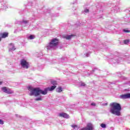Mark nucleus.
Returning a JSON list of instances; mask_svg holds the SVG:
<instances>
[{
	"instance_id": "nucleus-1",
	"label": "nucleus",
	"mask_w": 130,
	"mask_h": 130,
	"mask_svg": "<svg viewBox=\"0 0 130 130\" xmlns=\"http://www.w3.org/2000/svg\"><path fill=\"white\" fill-rule=\"evenodd\" d=\"M110 112L112 114H115L117 116H120L121 115V105L119 103L113 102L110 104Z\"/></svg>"
},
{
	"instance_id": "nucleus-2",
	"label": "nucleus",
	"mask_w": 130,
	"mask_h": 130,
	"mask_svg": "<svg viewBox=\"0 0 130 130\" xmlns=\"http://www.w3.org/2000/svg\"><path fill=\"white\" fill-rule=\"evenodd\" d=\"M28 90H29L30 92L29 94L30 96L35 95L36 97L39 96L41 94H42V95H46L47 94V91H48L47 88H45L43 91L39 87L33 88H32V86H28Z\"/></svg>"
},
{
	"instance_id": "nucleus-3",
	"label": "nucleus",
	"mask_w": 130,
	"mask_h": 130,
	"mask_svg": "<svg viewBox=\"0 0 130 130\" xmlns=\"http://www.w3.org/2000/svg\"><path fill=\"white\" fill-rule=\"evenodd\" d=\"M20 64L23 69H29V62L24 59L21 60Z\"/></svg>"
},
{
	"instance_id": "nucleus-4",
	"label": "nucleus",
	"mask_w": 130,
	"mask_h": 130,
	"mask_svg": "<svg viewBox=\"0 0 130 130\" xmlns=\"http://www.w3.org/2000/svg\"><path fill=\"white\" fill-rule=\"evenodd\" d=\"M58 39H53L51 40V42L49 43L50 46L55 47L58 45Z\"/></svg>"
},
{
	"instance_id": "nucleus-5",
	"label": "nucleus",
	"mask_w": 130,
	"mask_h": 130,
	"mask_svg": "<svg viewBox=\"0 0 130 130\" xmlns=\"http://www.w3.org/2000/svg\"><path fill=\"white\" fill-rule=\"evenodd\" d=\"M93 124L91 123L87 124V126L85 128H82L81 130H93Z\"/></svg>"
},
{
	"instance_id": "nucleus-6",
	"label": "nucleus",
	"mask_w": 130,
	"mask_h": 130,
	"mask_svg": "<svg viewBox=\"0 0 130 130\" xmlns=\"http://www.w3.org/2000/svg\"><path fill=\"white\" fill-rule=\"evenodd\" d=\"M9 36V32H4L0 33V41H2V38H7Z\"/></svg>"
},
{
	"instance_id": "nucleus-7",
	"label": "nucleus",
	"mask_w": 130,
	"mask_h": 130,
	"mask_svg": "<svg viewBox=\"0 0 130 130\" xmlns=\"http://www.w3.org/2000/svg\"><path fill=\"white\" fill-rule=\"evenodd\" d=\"M59 116L60 117H63V118H69L70 117V116L66 113H60L59 114Z\"/></svg>"
},
{
	"instance_id": "nucleus-8",
	"label": "nucleus",
	"mask_w": 130,
	"mask_h": 130,
	"mask_svg": "<svg viewBox=\"0 0 130 130\" xmlns=\"http://www.w3.org/2000/svg\"><path fill=\"white\" fill-rule=\"evenodd\" d=\"M120 97L121 99H127V98H130V93L120 95Z\"/></svg>"
},
{
	"instance_id": "nucleus-9",
	"label": "nucleus",
	"mask_w": 130,
	"mask_h": 130,
	"mask_svg": "<svg viewBox=\"0 0 130 130\" xmlns=\"http://www.w3.org/2000/svg\"><path fill=\"white\" fill-rule=\"evenodd\" d=\"M55 88H56V86L53 85V86H51L50 87L47 88V89L48 91H50V92H51L52 91H53V90H54Z\"/></svg>"
},
{
	"instance_id": "nucleus-10",
	"label": "nucleus",
	"mask_w": 130,
	"mask_h": 130,
	"mask_svg": "<svg viewBox=\"0 0 130 130\" xmlns=\"http://www.w3.org/2000/svg\"><path fill=\"white\" fill-rule=\"evenodd\" d=\"M6 93H7V94H13V93H14V91L11 90L10 88H7V90Z\"/></svg>"
},
{
	"instance_id": "nucleus-11",
	"label": "nucleus",
	"mask_w": 130,
	"mask_h": 130,
	"mask_svg": "<svg viewBox=\"0 0 130 130\" xmlns=\"http://www.w3.org/2000/svg\"><path fill=\"white\" fill-rule=\"evenodd\" d=\"M56 92H57L58 93H60L61 92H62V88L61 87H58L56 89Z\"/></svg>"
},
{
	"instance_id": "nucleus-12",
	"label": "nucleus",
	"mask_w": 130,
	"mask_h": 130,
	"mask_svg": "<svg viewBox=\"0 0 130 130\" xmlns=\"http://www.w3.org/2000/svg\"><path fill=\"white\" fill-rule=\"evenodd\" d=\"M73 36H74V35H69V36H67L66 37H65V38H66V39H67V40H70V39H71Z\"/></svg>"
},
{
	"instance_id": "nucleus-13",
	"label": "nucleus",
	"mask_w": 130,
	"mask_h": 130,
	"mask_svg": "<svg viewBox=\"0 0 130 130\" xmlns=\"http://www.w3.org/2000/svg\"><path fill=\"white\" fill-rule=\"evenodd\" d=\"M2 89L5 93H6L7 90H8V88L6 87H2Z\"/></svg>"
},
{
	"instance_id": "nucleus-14",
	"label": "nucleus",
	"mask_w": 130,
	"mask_h": 130,
	"mask_svg": "<svg viewBox=\"0 0 130 130\" xmlns=\"http://www.w3.org/2000/svg\"><path fill=\"white\" fill-rule=\"evenodd\" d=\"M124 44H128L129 43V40H125L124 41Z\"/></svg>"
},
{
	"instance_id": "nucleus-15",
	"label": "nucleus",
	"mask_w": 130,
	"mask_h": 130,
	"mask_svg": "<svg viewBox=\"0 0 130 130\" xmlns=\"http://www.w3.org/2000/svg\"><path fill=\"white\" fill-rule=\"evenodd\" d=\"M101 127H102L103 128H105L106 127V124H104V123H102L101 124Z\"/></svg>"
},
{
	"instance_id": "nucleus-16",
	"label": "nucleus",
	"mask_w": 130,
	"mask_h": 130,
	"mask_svg": "<svg viewBox=\"0 0 130 130\" xmlns=\"http://www.w3.org/2000/svg\"><path fill=\"white\" fill-rule=\"evenodd\" d=\"M52 85H57V82L56 81H53L51 82Z\"/></svg>"
},
{
	"instance_id": "nucleus-17",
	"label": "nucleus",
	"mask_w": 130,
	"mask_h": 130,
	"mask_svg": "<svg viewBox=\"0 0 130 130\" xmlns=\"http://www.w3.org/2000/svg\"><path fill=\"white\" fill-rule=\"evenodd\" d=\"M34 38H35V37L32 35H31L29 36V39H30V40L34 39Z\"/></svg>"
},
{
	"instance_id": "nucleus-18",
	"label": "nucleus",
	"mask_w": 130,
	"mask_h": 130,
	"mask_svg": "<svg viewBox=\"0 0 130 130\" xmlns=\"http://www.w3.org/2000/svg\"><path fill=\"white\" fill-rule=\"evenodd\" d=\"M41 100H42L41 98H39L36 99V101H41Z\"/></svg>"
},
{
	"instance_id": "nucleus-19",
	"label": "nucleus",
	"mask_w": 130,
	"mask_h": 130,
	"mask_svg": "<svg viewBox=\"0 0 130 130\" xmlns=\"http://www.w3.org/2000/svg\"><path fill=\"white\" fill-rule=\"evenodd\" d=\"M123 31L125 32V33H130V30H128L126 29H123Z\"/></svg>"
},
{
	"instance_id": "nucleus-20",
	"label": "nucleus",
	"mask_w": 130,
	"mask_h": 130,
	"mask_svg": "<svg viewBox=\"0 0 130 130\" xmlns=\"http://www.w3.org/2000/svg\"><path fill=\"white\" fill-rule=\"evenodd\" d=\"M10 50H16V48H15V46H13L12 48L10 49Z\"/></svg>"
},
{
	"instance_id": "nucleus-21",
	"label": "nucleus",
	"mask_w": 130,
	"mask_h": 130,
	"mask_svg": "<svg viewBox=\"0 0 130 130\" xmlns=\"http://www.w3.org/2000/svg\"><path fill=\"white\" fill-rule=\"evenodd\" d=\"M4 122L3 120L0 119V124H4Z\"/></svg>"
},
{
	"instance_id": "nucleus-22",
	"label": "nucleus",
	"mask_w": 130,
	"mask_h": 130,
	"mask_svg": "<svg viewBox=\"0 0 130 130\" xmlns=\"http://www.w3.org/2000/svg\"><path fill=\"white\" fill-rule=\"evenodd\" d=\"M22 22L24 23V24H27V23H28V21H27V20H23Z\"/></svg>"
},
{
	"instance_id": "nucleus-23",
	"label": "nucleus",
	"mask_w": 130,
	"mask_h": 130,
	"mask_svg": "<svg viewBox=\"0 0 130 130\" xmlns=\"http://www.w3.org/2000/svg\"><path fill=\"white\" fill-rule=\"evenodd\" d=\"M85 13H89V9H85L84 10Z\"/></svg>"
},
{
	"instance_id": "nucleus-24",
	"label": "nucleus",
	"mask_w": 130,
	"mask_h": 130,
	"mask_svg": "<svg viewBox=\"0 0 130 130\" xmlns=\"http://www.w3.org/2000/svg\"><path fill=\"white\" fill-rule=\"evenodd\" d=\"M81 86H83V87H85V86H86V84H85V83H81Z\"/></svg>"
},
{
	"instance_id": "nucleus-25",
	"label": "nucleus",
	"mask_w": 130,
	"mask_h": 130,
	"mask_svg": "<svg viewBox=\"0 0 130 130\" xmlns=\"http://www.w3.org/2000/svg\"><path fill=\"white\" fill-rule=\"evenodd\" d=\"M91 105L92 106H95V105H96V104H95V103H92L91 104Z\"/></svg>"
},
{
	"instance_id": "nucleus-26",
	"label": "nucleus",
	"mask_w": 130,
	"mask_h": 130,
	"mask_svg": "<svg viewBox=\"0 0 130 130\" xmlns=\"http://www.w3.org/2000/svg\"><path fill=\"white\" fill-rule=\"evenodd\" d=\"M72 127H73V128H75V127H77V125H72L71 126Z\"/></svg>"
},
{
	"instance_id": "nucleus-27",
	"label": "nucleus",
	"mask_w": 130,
	"mask_h": 130,
	"mask_svg": "<svg viewBox=\"0 0 130 130\" xmlns=\"http://www.w3.org/2000/svg\"><path fill=\"white\" fill-rule=\"evenodd\" d=\"M9 45H14V44H13V43H10Z\"/></svg>"
},
{
	"instance_id": "nucleus-28",
	"label": "nucleus",
	"mask_w": 130,
	"mask_h": 130,
	"mask_svg": "<svg viewBox=\"0 0 130 130\" xmlns=\"http://www.w3.org/2000/svg\"><path fill=\"white\" fill-rule=\"evenodd\" d=\"M2 84H3V82L0 81V85H2Z\"/></svg>"
},
{
	"instance_id": "nucleus-29",
	"label": "nucleus",
	"mask_w": 130,
	"mask_h": 130,
	"mask_svg": "<svg viewBox=\"0 0 130 130\" xmlns=\"http://www.w3.org/2000/svg\"><path fill=\"white\" fill-rule=\"evenodd\" d=\"M108 105V104L107 103H105V104H104V105Z\"/></svg>"
}]
</instances>
